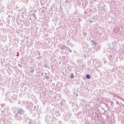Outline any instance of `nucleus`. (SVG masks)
I'll use <instances>...</instances> for the list:
<instances>
[{
    "label": "nucleus",
    "mask_w": 124,
    "mask_h": 124,
    "mask_svg": "<svg viewBox=\"0 0 124 124\" xmlns=\"http://www.w3.org/2000/svg\"><path fill=\"white\" fill-rule=\"evenodd\" d=\"M86 78H87V79H90L91 78V76H90V75L88 74L86 75Z\"/></svg>",
    "instance_id": "obj_1"
},
{
    "label": "nucleus",
    "mask_w": 124,
    "mask_h": 124,
    "mask_svg": "<svg viewBox=\"0 0 124 124\" xmlns=\"http://www.w3.org/2000/svg\"><path fill=\"white\" fill-rule=\"evenodd\" d=\"M70 77L72 79H73V78H74V75H73V74H71Z\"/></svg>",
    "instance_id": "obj_2"
}]
</instances>
